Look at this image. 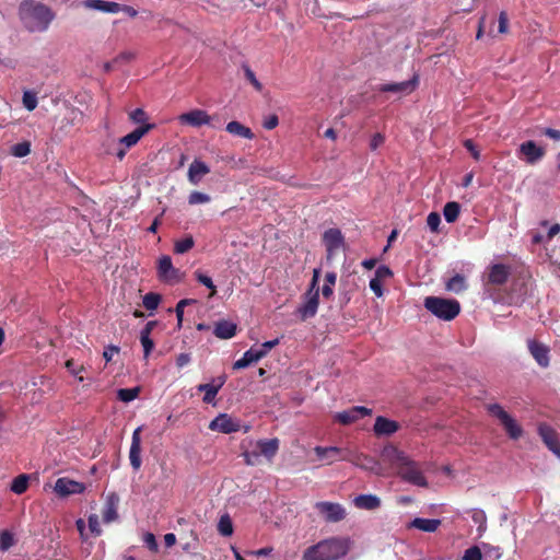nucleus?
Masks as SVG:
<instances>
[{
    "label": "nucleus",
    "mask_w": 560,
    "mask_h": 560,
    "mask_svg": "<svg viewBox=\"0 0 560 560\" xmlns=\"http://www.w3.org/2000/svg\"><path fill=\"white\" fill-rule=\"evenodd\" d=\"M382 458L397 470V475L406 482L418 487H428V481L420 464L412 460L405 452L394 445H387L382 451Z\"/></svg>",
    "instance_id": "obj_1"
},
{
    "label": "nucleus",
    "mask_w": 560,
    "mask_h": 560,
    "mask_svg": "<svg viewBox=\"0 0 560 560\" xmlns=\"http://www.w3.org/2000/svg\"><path fill=\"white\" fill-rule=\"evenodd\" d=\"M19 15L30 32H45L55 18L49 7L36 0H24L19 7Z\"/></svg>",
    "instance_id": "obj_2"
},
{
    "label": "nucleus",
    "mask_w": 560,
    "mask_h": 560,
    "mask_svg": "<svg viewBox=\"0 0 560 560\" xmlns=\"http://www.w3.org/2000/svg\"><path fill=\"white\" fill-rule=\"evenodd\" d=\"M349 549L348 538L331 537L306 548L302 560H337L346 556Z\"/></svg>",
    "instance_id": "obj_3"
},
{
    "label": "nucleus",
    "mask_w": 560,
    "mask_h": 560,
    "mask_svg": "<svg viewBox=\"0 0 560 560\" xmlns=\"http://www.w3.org/2000/svg\"><path fill=\"white\" fill-rule=\"evenodd\" d=\"M424 307L434 316L443 320H452L460 312V304L457 300L438 296L425 298Z\"/></svg>",
    "instance_id": "obj_4"
},
{
    "label": "nucleus",
    "mask_w": 560,
    "mask_h": 560,
    "mask_svg": "<svg viewBox=\"0 0 560 560\" xmlns=\"http://www.w3.org/2000/svg\"><path fill=\"white\" fill-rule=\"evenodd\" d=\"M487 410L491 416L500 420L505 432L511 439L517 440L522 436V427L499 404L488 405Z\"/></svg>",
    "instance_id": "obj_5"
},
{
    "label": "nucleus",
    "mask_w": 560,
    "mask_h": 560,
    "mask_svg": "<svg viewBox=\"0 0 560 560\" xmlns=\"http://www.w3.org/2000/svg\"><path fill=\"white\" fill-rule=\"evenodd\" d=\"M351 450L352 448L349 447L316 446L314 447V453L317 455L318 459L325 460L327 465H331L339 460L348 462L351 459Z\"/></svg>",
    "instance_id": "obj_6"
},
{
    "label": "nucleus",
    "mask_w": 560,
    "mask_h": 560,
    "mask_svg": "<svg viewBox=\"0 0 560 560\" xmlns=\"http://www.w3.org/2000/svg\"><path fill=\"white\" fill-rule=\"evenodd\" d=\"M322 241L326 248V258L332 259L336 252L345 248L346 242L342 232L337 228H330L323 233Z\"/></svg>",
    "instance_id": "obj_7"
},
{
    "label": "nucleus",
    "mask_w": 560,
    "mask_h": 560,
    "mask_svg": "<svg viewBox=\"0 0 560 560\" xmlns=\"http://www.w3.org/2000/svg\"><path fill=\"white\" fill-rule=\"evenodd\" d=\"M315 509L324 516L326 522L337 523L346 518V509L339 503L320 501L315 504Z\"/></svg>",
    "instance_id": "obj_8"
},
{
    "label": "nucleus",
    "mask_w": 560,
    "mask_h": 560,
    "mask_svg": "<svg viewBox=\"0 0 560 560\" xmlns=\"http://www.w3.org/2000/svg\"><path fill=\"white\" fill-rule=\"evenodd\" d=\"M54 490L59 497L65 498L71 494L83 493L85 486L82 482L61 477L56 480Z\"/></svg>",
    "instance_id": "obj_9"
},
{
    "label": "nucleus",
    "mask_w": 560,
    "mask_h": 560,
    "mask_svg": "<svg viewBox=\"0 0 560 560\" xmlns=\"http://www.w3.org/2000/svg\"><path fill=\"white\" fill-rule=\"evenodd\" d=\"M371 413V409L363 406H355L348 410L337 412L334 416V420L340 424L348 425L358 421L359 419L364 418L365 416H370Z\"/></svg>",
    "instance_id": "obj_10"
},
{
    "label": "nucleus",
    "mask_w": 560,
    "mask_h": 560,
    "mask_svg": "<svg viewBox=\"0 0 560 560\" xmlns=\"http://www.w3.org/2000/svg\"><path fill=\"white\" fill-rule=\"evenodd\" d=\"M350 458L351 459H349L348 462L353 464L354 466L360 467L364 470L372 471L376 475H382L381 465L373 457L351 450Z\"/></svg>",
    "instance_id": "obj_11"
},
{
    "label": "nucleus",
    "mask_w": 560,
    "mask_h": 560,
    "mask_svg": "<svg viewBox=\"0 0 560 560\" xmlns=\"http://www.w3.org/2000/svg\"><path fill=\"white\" fill-rule=\"evenodd\" d=\"M518 153L524 156L527 164L533 165L545 156L546 151L542 147L537 145L535 141L528 140L518 147Z\"/></svg>",
    "instance_id": "obj_12"
},
{
    "label": "nucleus",
    "mask_w": 560,
    "mask_h": 560,
    "mask_svg": "<svg viewBox=\"0 0 560 560\" xmlns=\"http://www.w3.org/2000/svg\"><path fill=\"white\" fill-rule=\"evenodd\" d=\"M511 276V267L504 264H493L489 267L487 284L501 287L505 284Z\"/></svg>",
    "instance_id": "obj_13"
},
{
    "label": "nucleus",
    "mask_w": 560,
    "mask_h": 560,
    "mask_svg": "<svg viewBox=\"0 0 560 560\" xmlns=\"http://www.w3.org/2000/svg\"><path fill=\"white\" fill-rule=\"evenodd\" d=\"M419 84V77L418 74H413V77L408 80V81H404V82H398V83H386V84H381L377 90L380 92H384V93H398V94H410L411 92H413L417 86Z\"/></svg>",
    "instance_id": "obj_14"
},
{
    "label": "nucleus",
    "mask_w": 560,
    "mask_h": 560,
    "mask_svg": "<svg viewBox=\"0 0 560 560\" xmlns=\"http://www.w3.org/2000/svg\"><path fill=\"white\" fill-rule=\"evenodd\" d=\"M141 431L142 427H138L132 432L131 445L129 451L130 465L135 470H139L142 464L141 460Z\"/></svg>",
    "instance_id": "obj_15"
},
{
    "label": "nucleus",
    "mask_w": 560,
    "mask_h": 560,
    "mask_svg": "<svg viewBox=\"0 0 560 560\" xmlns=\"http://www.w3.org/2000/svg\"><path fill=\"white\" fill-rule=\"evenodd\" d=\"M318 303H319L318 289H316L314 292L312 290H308L305 294V302L299 308L301 318L304 320V319L315 316L317 308H318Z\"/></svg>",
    "instance_id": "obj_16"
},
{
    "label": "nucleus",
    "mask_w": 560,
    "mask_h": 560,
    "mask_svg": "<svg viewBox=\"0 0 560 560\" xmlns=\"http://www.w3.org/2000/svg\"><path fill=\"white\" fill-rule=\"evenodd\" d=\"M178 120L183 125L200 127L202 125H209L211 117L202 109H192L188 113L182 114L178 117Z\"/></svg>",
    "instance_id": "obj_17"
},
{
    "label": "nucleus",
    "mask_w": 560,
    "mask_h": 560,
    "mask_svg": "<svg viewBox=\"0 0 560 560\" xmlns=\"http://www.w3.org/2000/svg\"><path fill=\"white\" fill-rule=\"evenodd\" d=\"M209 429L212 431H219L229 434L237 432L240 429V424L234 422L229 415L221 413L210 422Z\"/></svg>",
    "instance_id": "obj_18"
},
{
    "label": "nucleus",
    "mask_w": 560,
    "mask_h": 560,
    "mask_svg": "<svg viewBox=\"0 0 560 560\" xmlns=\"http://www.w3.org/2000/svg\"><path fill=\"white\" fill-rule=\"evenodd\" d=\"M538 432L547 447L560 458V441L557 432L547 424H540Z\"/></svg>",
    "instance_id": "obj_19"
},
{
    "label": "nucleus",
    "mask_w": 560,
    "mask_h": 560,
    "mask_svg": "<svg viewBox=\"0 0 560 560\" xmlns=\"http://www.w3.org/2000/svg\"><path fill=\"white\" fill-rule=\"evenodd\" d=\"M528 350L536 362L542 366L547 368L549 365V348L544 343H540L536 340H528L527 342Z\"/></svg>",
    "instance_id": "obj_20"
},
{
    "label": "nucleus",
    "mask_w": 560,
    "mask_h": 560,
    "mask_svg": "<svg viewBox=\"0 0 560 560\" xmlns=\"http://www.w3.org/2000/svg\"><path fill=\"white\" fill-rule=\"evenodd\" d=\"M210 173V167L201 160L195 159L189 165L187 178L192 185H198L202 177Z\"/></svg>",
    "instance_id": "obj_21"
},
{
    "label": "nucleus",
    "mask_w": 560,
    "mask_h": 560,
    "mask_svg": "<svg viewBox=\"0 0 560 560\" xmlns=\"http://www.w3.org/2000/svg\"><path fill=\"white\" fill-rule=\"evenodd\" d=\"M400 425L397 421L378 416L373 427L374 433L378 436H389L399 430Z\"/></svg>",
    "instance_id": "obj_22"
},
{
    "label": "nucleus",
    "mask_w": 560,
    "mask_h": 560,
    "mask_svg": "<svg viewBox=\"0 0 560 560\" xmlns=\"http://www.w3.org/2000/svg\"><path fill=\"white\" fill-rule=\"evenodd\" d=\"M154 127L153 124H143L140 127L136 128L130 133L121 137L119 139V144L124 145L126 149H129L136 145L140 139L148 133Z\"/></svg>",
    "instance_id": "obj_23"
},
{
    "label": "nucleus",
    "mask_w": 560,
    "mask_h": 560,
    "mask_svg": "<svg viewBox=\"0 0 560 560\" xmlns=\"http://www.w3.org/2000/svg\"><path fill=\"white\" fill-rule=\"evenodd\" d=\"M158 275L162 280H173L177 278L178 270L174 268L170 256H162L159 259Z\"/></svg>",
    "instance_id": "obj_24"
},
{
    "label": "nucleus",
    "mask_w": 560,
    "mask_h": 560,
    "mask_svg": "<svg viewBox=\"0 0 560 560\" xmlns=\"http://www.w3.org/2000/svg\"><path fill=\"white\" fill-rule=\"evenodd\" d=\"M236 330V324L223 319L214 324L213 335L219 339H230L235 336Z\"/></svg>",
    "instance_id": "obj_25"
},
{
    "label": "nucleus",
    "mask_w": 560,
    "mask_h": 560,
    "mask_svg": "<svg viewBox=\"0 0 560 560\" xmlns=\"http://www.w3.org/2000/svg\"><path fill=\"white\" fill-rule=\"evenodd\" d=\"M353 504L358 509L373 511L381 506V500L375 494H360L354 498Z\"/></svg>",
    "instance_id": "obj_26"
},
{
    "label": "nucleus",
    "mask_w": 560,
    "mask_h": 560,
    "mask_svg": "<svg viewBox=\"0 0 560 560\" xmlns=\"http://www.w3.org/2000/svg\"><path fill=\"white\" fill-rule=\"evenodd\" d=\"M225 378L219 377L217 384H200L198 385L197 389L199 392H203V402L211 404L214 401L217 394L219 393L220 388L224 385Z\"/></svg>",
    "instance_id": "obj_27"
},
{
    "label": "nucleus",
    "mask_w": 560,
    "mask_h": 560,
    "mask_svg": "<svg viewBox=\"0 0 560 560\" xmlns=\"http://www.w3.org/2000/svg\"><path fill=\"white\" fill-rule=\"evenodd\" d=\"M259 456L262 455L268 459H272L279 450V440L277 438L270 440H259L257 442Z\"/></svg>",
    "instance_id": "obj_28"
},
{
    "label": "nucleus",
    "mask_w": 560,
    "mask_h": 560,
    "mask_svg": "<svg viewBox=\"0 0 560 560\" xmlns=\"http://www.w3.org/2000/svg\"><path fill=\"white\" fill-rule=\"evenodd\" d=\"M264 358V352L255 348L247 350L241 359L234 362L233 369L241 370L247 368L249 364L259 361Z\"/></svg>",
    "instance_id": "obj_29"
},
{
    "label": "nucleus",
    "mask_w": 560,
    "mask_h": 560,
    "mask_svg": "<svg viewBox=\"0 0 560 560\" xmlns=\"http://www.w3.org/2000/svg\"><path fill=\"white\" fill-rule=\"evenodd\" d=\"M84 8L91 10H97L106 13H118L119 8L117 2L104 1V0H85L83 2Z\"/></svg>",
    "instance_id": "obj_30"
},
{
    "label": "nucleus",
    "mask_w": 560,
    "mask_h": 560,
    "mask_svg": "<svg viewBox=\"0 0 560 560\" xmlns=\"http://www.w3.org/2000/svg\"><path fill=\"white\" fill-rule=\"evenodd\" d=\"M440 525L441 521L436 518L416 517L412 520L409 527H413L425 533H434Z\"/></svg>",
    "instance_id": "obj_31"
},
{
    "label": "nucleus",
    "mask_w": 560,
    "mask_h": 560,
    "mask_svg": "<svg viewBox=\"0 0 560 560\" xmlns=\"http://www.w3.org/2000/svg\"><path fill=\"white\" fill-rule=\"evenodd\" d=\"M225 130L233 136L241 137V138L248 139V140H252L255 137V135L250 128L246 127L245 125H243L236 120L230 121L226 125Z\"/></svg>",
    "instance_id": "obj_32"
},
{
    "label": "nucleus",
    "mask_w": 560,
    "mask_h": 560,
    "mask_svg": "<svg viewBox=\"0 0 560 560\" xmlns=\"http://www.w3.org/2000/svg\"><path fill=\"white\" fill-rule=\"evenodd\" d=\"M460 213V206L456 201H450L444 206L443 215L448 223L455 222Z\"/></svg>",
    "instance_id": "obj_33"
},
{
    "label": "nucleus",
    "mask_w": 560,
    "mask_h": 560,
    "mask_svg": "<svg viewBox=\"0 0 560 560\" xmlns=\"http://www.w3.org/2000/svg\"><path fill=\"white\" fill-rule=\"evenodd\" d=\"M467 288L466 285V279L464 276L457 273L453 276L447 282H446V289L448 291L460 293Z\"/></svg>",
    "instance_id": "obj_34"
},
{
    "label": "nucleus",
    "mask_w": 560,
    "mask_h": 560,
    "mask_svg": "<svg viewBox=\"0 0 560 560\" xmlns=\"http://www.w3.org/2000/svg\"><path fill=\"white\" fill-rule=\"evenodd\" d=\"M337 281V275L334 271L325 275V283L322 288V294L325 299H330L334 294V287Z\"/></svg>",
    "instance_id": "obj_35"
},
{
    "label": "nucleus",
    "mask_w": 560,
    "mask_h": 560,
    "mask_svg": "<svg viewBox=\"0 0 560 560\" xmlns=\"http://www.w3.org/2000/svg\"><path fill=\"white\" fill-rule=\"evenodd\" d=\"M28 487V476L27 475H19L15 477L11 483V491L16 494H22L27 490Z\"/></svg>",
    "instance_id": "obj_36"
},
{
    "label": "nucleus",
    "mask_w": 560,
    "mask_h": 560,
    "mask_svg": "<svg viewBox=\"0 0 560 560\" xmlns=\"http://www.w3.org/2000/svg\"><path fill=\"white\" fill-rule=\"evenodd\" d=\"M218 532L224 536H231L233 534V523L229 514H224L220 517L218 523Z\"/></svg>",
    "instance_id": "obj_37"
},
{
    "label": "nucleus",
    "mask_w": 560,
    "mask_h": 560,
    "mask_svg": "<svg viewBox=\"0 0 560 560\" xmlns=\"http://www.w3.org/2000/svg\"><path fill=\"white\" fill-rule=\"evenodd\" d=\"M195 245L194 237L191 235L186 236L183 240H178L174 244L175 254H185L189 252Z\"/></svg>",
    "instance_id": "obj_38"
},
{
    "label": "nucleus",
    "mask_w": 560,
    "mask_h": 560,
    "mask_svg": "<svg viewBox=\"0 0 560 560\" xmlns=\"http://www.w3.org/2000/svg\"><path fill=\"white\" fill-rule=\"evenodd\" d=\"M15 542L14 535L11 532L7 529L0 532V550L2 552L8 551Z\"/></svg>",
    "instance_id": "obj_39"
},
{
    "label": "nucleus",
    "mask_w": 560,
    "mask_h": 560,
    "mask_svg": "<svg viewBox=\"0 0 560 560\" xmlns=\"http://www.w3.org/2000/svg\"><path fill=\"white\" fill-rule=\"evenodd\" d=\"M139 393H140L139 387L120 388L117 392V397L120 401L130 402L138 397Z\"/></svg>",
    "instance_id": "obj_40"
},
{
    "label": "nucleus",
    "mask_w": 560,
    "mask_h": 560,
    "mask_svg": "<svg viewBox=\"0 0 560 560\" xmlns=\"http://www.w3.org/2000/svg\"><path fill=\"white\" fill-rule=\"evenodd\" d=\"M161 302V295L158 293L149 292L143 296V306L148 311H154L158 308L159 304Z\"/></svg>",
    "instance_id": "obj_41"
},
{
    "label": "nucleus",
    "mask_w": 560,
    "mask_h": 560,
    "mask_svg": "<svg viewBox=\"0 0 560 560\" xmlns=\"http://www.w3.org/2000/svg\"><path fill=\"white\" fill-rule=\"evenodd\" d=\"M194 276L199 283L203 284L205 287L211 290L210 296H213L217 293L215 285L213 284V281L210 277H208L200 270H196L194 272Z\"/></svg>",
    "instance_id": "obj_42"
},
{
    "label": "nucleus",
    "mask_w": 560,
    "mask_h": 560,
    "mask_svg": "<svg viewBox=\"0 0 560 560\" xmlns=\"http://www.w3.org/2000/svg\"><path fill=\"white\" fill-rule=\"evenodd\" d=\"M30 152L31 143L28 141L19 142L11 148V153L16 158H24L28 155Z\"/></svg>",
    "instance_id": "obj_43"
},
{
    "label": "nucleus",
    "mask_w": 560,
    "mask_h": 560,
    "mask_svg": "<svg viewBox=\"0 0 560 560\" xmlns=\"http://www.w3.org/2000/svg\"><path fill=\"white\" fill-rule=\"evenodd\" d=\"M117 516H118V514H117L116 505H115L113 499H110L107 502V504L103 511V521L105 523H110V522L115 521L117 518Z\"/></svg>",
    "instance_id": "obj_44"
},
{
    "label": "nucleus",
    "mask_w": 560,
    "mask_h": 560,
    "mask_svg": "<svg viewBox=\"0 0 560 560\" xmlns=\"http://www.w3.org/2000/svg\"><path fill=\"white\" fill-rule=\"evenodd\" d=\"M196 301L195 300H191V299H184V300H180L176 307H175V313H176V317H177V328L180 329L182 326H183V317H184V307L188 304H191V303H195Z\"/></svg>",
    "instance_id": "obj_45"
},
{
    "label": "nucleus",
    "mask_w": 560,
    "mask_h": 560,
    "mask_svg": "<svg viewBox=\"0 0 560 560\" xmlns=\"http://www.w3.org/2000/svg\"><path fill=\"white\" fill-rule=\"evenodd\" d=\"M210 200H211V198L209 195L201 192V191H197V190L190 192V195L188 196V203L190 206L207 203Z\"/></svg>",
    "instance_id": "obj_46"
},
{
    "label": "nucleus",
    "mask_w": 560,
    "mask_h": 560,
    "mask_svg": "<svg viewBox=\"0 0 560 560\" xmlns=\"http://www.w3.org/2000/svg\"><path fill=\"white\" fill-rule=\"evenodd\" d=\"M151 335H144V334H140V342L143 347V358L144 360H148V358L150 357L153 348H154V342L153 340L151 339L150 337Z\"/></svg>",
    "instance_id": "obj_47"
},
{
    "label": "nucleus",
    "mask_w": 560,
    "mask_h": 560,
    "mask_svg": "<svg viewBox=\"0 0 560 560\" xmlns=\"http://www.w3.org/2000/svg\"><path fill=\"white\" fill-rule=\"evenodd\" d=\"M23 105L24 107L27 109V110H34L37 106V97H36V94L31 92V91H26L24 92L23 94Z\"/></svg>",
    "instance_id": "obj_48"
},
{
    "label": "nucleus",
    "mask_w": 560,
    "mask_h": 560,
    "mask_svg": "<svg viewBox=\"0 0 560 560\" xmlns=\"http://www.w3.org/2000/svg\"><path fill=\"white\" fill-rule=\"evenodd\" d=\"M66 368L68 371L78 378L79 382H83L84 377L80 375L85 369L83 365H77L72 359L67 360Z\"/></svg>",
    "instance_id": "obj_49"
},
{
    "label": "nucleus",
    "mask_w": 560,
    "mask_h": 560,
    "mask_svg": "<svg viewBox=\"0 0 560 560\" xmlns=\"http://www.w3.org/2000/svg\"><path fill=\"white\" fill-rule=\"evenodd\" d=\"M483 553L478 546H472L465 550L463 560H482Z\"/></svg>",
    "instance_id": "obj_50"
},
{
    "label": "nucleus",
    "mask_w": 560,
    "mask_h": 560,
    "mask_svg": "<svg viewBox=\"0 0 560 560\" xmlns=\"http://www.w3.org/2000/svg\"><path fill=\"white\" fill-rule=\"evenodd\" d=\"M243 68L245 78L250 82L256 91L260 92L262 90V84L257 80L254 71L248 66H244Z\"/></svg>",
    "instance_id": "obj_51"
},
{
    "label": "nucleus",
    "mask_w": 560,
    "mask_h": 560,
    "mask_svg": "<svg viewBox=\"0 0 560 560\" xmlns=\"http://www.w3.org/2000/svg\"><path fill=\"white\" fill-rule=\"evenodd\" d=\"M502 556V551L499 547L485 546L483 559L485 560H498Z\"/></svg>",
    "instance_id": "obj_52"
},
{
    "label": "nucleus",
    "mask_w": 560,
    "mask_h": 560,
    "mask_svg": "<svg viewBox=\"0 0 560 560\" xmlns=\"http://www.w3.org/2000/svg\"><path fill=\"white\" fill-rule=\"evenodd\" d=\"M427 224L430 228L431 231L438 232L439 226L441 224V217L438 212H431L429 213L427 218Z\"/></svg>",
    "instance_id": "obj_53"
},
{
    "label": "nucleus",
    "mask_w": 560,
    "mask_h": 560,
    "mask_svg": "<svg viewBox=\"0 0 560 560\" xmlns=\"http://www.w3.org/2000/svg\"><path fill=\"white\" fill-rule=\"evenodd\" d=\"M129 118L135 124H143L148 119L147 114L142 108H137L129 113Z\"/></svg>",
    "instance_id": "obj_54"
},
{
    "label": "nucleus",
    "mask_w": 560,
    "mask_h": 560,
    "mask_svg": "<svg viewBox=\"0 0 560 560\" xmlns=\"http://www.w3.org/2000/svg\"><path fill=\"white\" fill-rule=\"evenodd\" d=\"M242 455H243V458H244V462L246 465H248V466L257 465L258 459H259L258 451H253V452L246 451Z\"/></svg>",
    "instance_id": "obj_55"
},
{
    "label": "nucleus",
    "mask_w": 560,
    "mask_h": 560,
    "mask_svg": "<svg viewBox=\"0 0 560 560\" xmlns=\"http://www.w3.org/2000/svg\"><path fill=\"white\" fill-rule=\"evenodd\" d=\"M471 520L476 524H479V526H482L483 524H486L487 516H486V513L482 510L474 509V510H471Z\"/></svg>",
    "instance_id": "obj_56"
},
{
    "label": "nucleus",
    "mask_w": 560,
    "mask_h": 560,
    "mask_svg": "<svg viewBox=\"0 0 560 560\" xmlns=\"http://www.w3.org/2000/svg\"><path fill=\"white\" fill-rule=\"evenodd\" d=\"M143 542L144 545L153 552L158 551V542L155 539V536L152 533H147L143 536Z\"/></svg>",
    "instance_id": "obj_57"
},
{
    "label": "nucleus",
    "mask_w": 560,
    "mask_h": 560,
    "mask_svg": "<svg viewBox=\"0 0 560 560\" xmlns=\"http://www.w3.org/2000/svg\"><path fill=\"white\" fill-rule=\"evenodd\" d=\"M385 142V136L381 132H376L375 135H373V137L371 138V141H370V149L372 151H375L377 148H380L381 145H383Z\"/></svg>",
    "instance_id": "obj_58"
},
{
    "label": "nucleus",
    "mask_w": 560,
    "mask_h": 560,
    "mask_svg": "<svg viewBox=\"0 0 560 560\" xmlns=\"http://www.w3.org/2000/svg\"><path fill=\"white\" fill-rule=\"evenodd\" d=\"M464 147L470 152L471 156L476 160H480V151L475 145L474 141L470 139H467L464 141Z\"/></svg>",
    "instance_id": "obj_59"
},
{
    "label": "nucleus",
    "mask_w": 560,
    "mask_h": 560,
    "mask_svg": "<svg viewBox=\"0 0 560 560\" xmlns=\"http://www.w3.org/2000/svg\"><path fill=\"white\" fill-rule=\"evenodd\" d=\"M393 276V271L389 267L382 265L375 271V278L382 280L386 278H390Z\"/></svg>",
    "instance_id": "obj_60"
},
{
    "label": "nucleus",
    "mask_w": 560,
    "mask_h": 560,
    "mask_svg": "<svg viewBox=\"0 0 560 560\" xmlns=\"http://www.w3.org/2000/svg\"><path fill=\"white\" fill-rule=\"evenodd\" d=\"M370 289L374 292V294L376 296L380 298L383 295V288H382L381 280L375 277L370 280Z\"/></svg>",
    "instance_id": "obj_61"
},
{
    "label": "nucleus",
    "mask_w": 560,
    "mask_h": 560,
    "mask_svg": "<svg viewBox=\"0 0 560 560\" xmlns=\"http://www.w3.org/2000/svg\"><path fill=\"white\" fill-rule=\"evenodd\" d=\"M119 350L120 349L117 346L110 345V346L106 347L104 352H103V358L106 361V363L110 362L112 359H113L114 353H118Z\"/></svg>",
    "instance_id": "obj_62"
},
{
    "label": "nucleus",
    "mask_w": 560,
    "mask_h": 560,
    "mask_svg": "<svg viewBox=\"0 0 560 560\" xmlns=\"http://www.w3.org/2000/svg\"><path fill=\"white\" fill-rule=\"evenodd\" d=\"M509 19L504 11L499 15V33L504 34L508 32Z\"/></svg>",
    "instance_id": "obj_63"
},
{
    "label": "nucleus",
    "mask_w": 560,
    "mask_h": 560,
    "mask_svg": "<svg viewBox=\"0 0 560 560\" xmlns=\"http://www.w3.org/2000/svg\"><path fill=\"white\" fill-rule=\"evenodd\" d=\"M279 124V118L277 115H270L267 119H265L264 121V127L267 129V130H272L275 129Z\"/></svg>",
    "instance_id": "obj_64"
}]
</instances>
